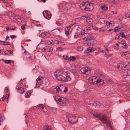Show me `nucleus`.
Instances as JSON below:
<instances>
[{
	"mask_svg": "<svg viewBox=\"0 0 130 130\" xmlns=\"http://www.w3.org/2000/svg\"><path fill=\"white\" fill-rule=\"evenodd\" d=\"M101 8L102 9V10L104 11H106L107 9L108 8L105 6H101Z\"/></svg>",
	"mask_w": 130,
	"mask_h": 130,
	"instance_id": "4be33fe9",
	"label": "nucleus"
},
{
	"mask_svg": "<svg viewBox=\"0 0 130 130\" xmlns=\"http://www.w3.org/2000/svg\"><path fill=\"white\" fill-rule=\"evenodd\" d=\"M8 97L9 95H6L5 96H4L3 97L2 100L3 101L5 100V101H7L8 100Z\"/></svg>",
	"mask_w": 130,
	"mask_h": 130,
	"instance_id": "b1692460",
	"label": "nucleus"
},
{
	"mask_svg": "<svg viewBox=\"0 0 130 130\" xmlns=\"http://www.w3.org/2000/svg\"><path fill=\"white\" fill-rule=\"evenodd\" d=\"M65 30L66 32L65 33L67 35H68L69 34V31L67 30H66V29H65Z\"/></svg>",
	"mask_w": 130,
	"mask_h": 130,
	"instance_id": "3c124183",
	"label": "nucleus"
},
{
	"mask_svg": "<svg viewBox=\"0 0 130 130\" xmlns=\"http://www.w3.org/2000/svg\"><path fill=\"white\" fill-rule=\"evenodd\" d=\"M92 47H89L87 48V51L89 52H92Z\"/></svg>",
	"mask_w": 130,
	"mask_h": 130,
	"instance_id": "79ce46f5",
	"label": "nucleus"
},
{
	"mask_svg": "<svg viewBox=\"0 0 130 130\" xmlns=\"http://www.w3.org/2000/svg\"><path fill=\"white\" fill-rule=\"evenodd\" d=\"M9 53L11 55L13 53V52L11 51H10V50H9Z\"/></svg>",
	"mask_w": 130,
	"mask_h": 130,
	"instance_id": "052dcab7",
	"label": "nucleus"
},
{
	"mask_svg": "<svg viewBox=\"0 0 130 130\" xmlns=\"http://www.w3.org/2000/svg\"><path fill=\"white\" fill-rule=\"evenodd\" d=\"M53 50V48L52 47L49 46H46L42 49L43 52H52Z\"/></svg>",
	"mask_w": 130,
	"mask_h": 130,
	"instance_id": "9b49d317",
	"label": "nucleus"
},
{
	"mask_svg": "<svg viewBox=\"0 0 130 130\" xmlns=\"http://www.w3.org/2000/svg\"><path fill=\"white\" fill-rule=\"evenodd\" d=\"M25 51L24 53V54H25V55L26 56L29 55V53L27 52L25 50H24Z\"/></svg>",
	"mask_w": 130,
	"mask_h": 130,
	"instance_id": "c03bdc74",
	"label": "nucleus"
},
{
	"mask_svg": "<svg viewBox=\"0 0 130 130\" xmlns=\"http://www.w3.org/2000/svg\"><path fill=\"white\" fill-rule=\"evenodd\" d=\"M128 45L126 43H123L122 44V47L124 48H127L128 47Z\"/></svg>",
	"mask_w": 130,
	"mask_h": 130,
	"instance_id": "ea45409f",
	"label": "nucleus"
},
{
	"mask_svg": "<svg viewBox=\"0 0 130 130\" xmlns=\"http://www.w3.org/2000/svg\"><path fill=\"white\" fill-rule=\"evenodd\" d=\"M114 4H116L117 2V0H111V1Z\"/></svg>",
	"mask_w": 130,
	"mask_h": 130,
	"instance_id": "a18cd8bd",
	"label": "nucleus"
},
{
	"mask_svg": "<svg viewBox=\"0 0 130 130\" xmlns=\"http://www.w3.org/2000/svg\"><path fill=\"white\" fill-rule=\"evenodd\" d=\"M129 54V52L128 51H126L125 52H121V55L123 56Z\"/></svg>",
	"mask_w": 130,
	"mask_h": 130,
	"instance_id": "c85d7f7f",
	"label": "nucleus"
},
{
	"mask_svg": "<svg viewBox=\"0 0 130 130\" xmlns=\"http://www.w3.org/2000/svg\"><path fill=\"white\" fill-rule=\"evenodd\" d=\"M36 80L37 82L36 83V86L38 87H39L40 85H42V83L43 81H44V80H43V78L42 77H41V78H40L39 77L37 78Z\"/></svg>",
	"mask_w": 130,
	"mask_h": 130,
	"instance_id": "f8f14e48",
	"label": "nucleus"
},
{
	"mask_svg": "<svg viewBox=\"0 0 130 130\" xmlns=\"http://www.w3.org/2000/svg\"><path fill=\"white\" fill-rule=\"evenodd\" d=\"M68 102V100L66 98H64L63 97H61L59 102H58V103L60 105H65Z\"/></svg>",
	"mask_w": 130,
	"mask_h": 130,
	"instance_id": "9d476101",
	"label": "nucleus"
},
{
	"mask_svg": "<svg viewBox=\"0 0 130 130\" xmlns=\"http://www.w3.org/2000/svg\"><path fill=\"white\" fill-rule=\"evenodd\" d=\"M61 98V97H60L59 96L57 95L55 96L54 99L56 102L58 103V102H59V101H60Z\"/></svg>",
	"mask_w": 130,
	"mask_h": 130,
	"instance_id": "aec40b11",
	"label": "nucleus"
},
{
	"mask_svg": "<svg viewBox=\"0 0 130 130\" xmlns=\"http://www.w3.org/2000/svg\"><path fill=\"white\" fill-rule=\"evenodd\" d=\"M112 30H113L114 32H116V30H115V29H109L108 31H110Z\"/></svg>",
	"mask_w": 130,
	"mask_h": 130,
	"instance_id": "6e6d98bb",
	"label": "nucleus"
},
{
	"mask_svg": "<svg viewBox=\"0 0 130 130\" xmlns=\"http://www.w3.org/2000/svg\"><path fill=\"white\" fill-rule=\"evenodd\" d=\"M94 105L97 107H99L101 106V104L98 101H96L94 103Z\"/></svg>",
	"mask_w": 130,
	"mask_h": 130,
	"instance_id": "393cba45",
	"label": "nucleus"
},
{
	"mask_svg": "<svg viewBox=\"0 0 130 130\" xmlns=\"http://www.w3.org/2000/svg\"><path fill=\"white\" fill-rule=\"evenodd\" d=\"M50 41H47L46 42V44H47L48 45H50Z\"/></svg>",
	"mask_w": 130,
	"mask_h": 130,
	"instance_id": "13d9d810",
	"label": "nucleus"
},
{
	"mask_svg": "<svg viewBox=\"0 0 130 130\" xmlns=\"http://www.w3.org/2000/svg\"><path fill=\"white\" fill-rule=\"evenodd\" d=\"M63 57L64 59H65L66 60L68 59L69 60V58L67 56H63Z\"/></svg>",
	"mask_w": 130,
	"mask_h": 130,
	"instance_id": "de8ad7c7",
	"label": "nucleus"
},
{
	"mask_svg": "<svg viewBox=\"0 0 130 130\" xmlns=\"http://www.w3.org/2000/svg\"><path fill=\"white\" fill-rule=\"evenodd\" d=\"M56 49L57 50H59L60 51L62 50V47H59L56 48Z\"/></svg>",
	"mask_w": 130,
	"mask_h": 130,
	"instance_id": "09e8293b",
	"label": "nucleus"
},
{
	"mask_svg": "<svg viewBox=\"0 0 130 130\" xmlns=\"http://www.w3.org/2000/svg\"><path fill=\"white\" fill-rule=\"evenodd\" d=\"M54 75L56 78L60 81L67 82L71 79L70 77L68 75V72L65 69H58L55 72Z\"/></svg>",
	"mask_w": 130,
	"mask_h": 130,
	"instance_id": "f257e3e1",
	"label": "nucleus"
},
{
	"mask_svg": "<svg viewBox=\"0 0 130 130\" xmlns=\"http://www.w3.org/2000/svg\"><path fill=\"white\" fill-rule=\"evenodd\" d=\"M92 50H93V51H92V52H93L96 50V49L95 48H94L93 47H92Z\"/></svg>",
	"mask_w": 130,
	"mask_h": 130,
	"instance_id": "0e129e2a",
	"label": "nucleus"
},
{
	"mask_svg": "<svg viewBox=\"0 0 130 130\" xmlns=\"http://www.w3.org/2000/svg\"><path fill=\"white\" fill-rule=\"evenodd\" d=\"M76 58L74 56L70 57L69 58V60L73 61L76 59Z\"/></svg>",
	"mask_w": 130,
	"mask_h": 130,
	"instance_id": "7c9ffc66",
	"label": "nucleus"
},
{
	"mask_svg": "<svg viewBox=\"0 0 130 130\" xmlns=\"http://www.w3.org/2000/svg\"><path fill=\"white\" fill-rule=\"evenodd\" d=\"M106 80L107 83L110 84H112L114 82L112 80L108 78H107L106 79Z\"/></svg>",
	"mask_w": 130,
	"mask_h": 130,
	"instance_id": "bb28decb",
	"label": "nucleus"
},
{
	"mask_svg": "<svg viewBox=\"0 0 130 130\" xmlns=\"http://www.w3.org/2000/svg\"><path fill=\"white\" fill-rule=\"evenodd\" d=\"M98 80V77L94 76L90 77L89 79V82L90 83L93 84H97Z\"/></svg>",
	"mask_w": 130,
	"mask_h": 130,
	"instance_id": "423d86ee",
	"label": "nucleus"
},
{
	"mask_svg": "<svg viewBox=\"0 0 130 130\" xmlns=\"http://www.w3.org/2000/svg\"><path fill=\"white\" fill-rule=\"evenodd\" d=\"M81 35L80 33H79V32H76V33L74 36V37L75 38H76L77 37H79V36Z\"/></svg>",
	"mask_w": 130,
	"mask_h": 130,
	"instance_id": "2f4dec72",
	"label": "nucleus"
},
{
	"mask_svg": "<svg viewBox=\"0 0 130 130\" xmlns=\"http://www.w3.org/2000/svg\"><path fill=\"white\" fill-rule=\"evenodd\" d=\"M74 24H71L70 26H69L71 28V27L73 26Z\"/></svg>",
	"mask_w": 130,
	"mask_h": 130,
	"instance_id": "774afa93",
	"label": "nucleus"
},
{
	"mask_svg": "<svg viewBox=\"0 0 130 130\" xmlns=\"http://www.w3.org/2000/svg\"><path fill=\"white\" fill-rule=\"evenodd\" d=\"M23 20V18L19 17L17 18V21L19 22H22Z\"/></svg>",
	"mask_w": 130,
	"mask_h": 130,
	"instance_id": "f704fd0d",
	"label": "nucleus"
},
{
	"mask_svg": "<svg viewBox=\"0 0 130 130\" xmlns=\"http://www.w3.org/2000/svg\"><path fill=\"white\" fill-rule=\"evenodd\" d=\"M86 11H89L92 10L94 8V4L92 3L87 2Z\"/></svg>",
	"mask_w": 130,
	"mask_h": 130,
	"instance_id": "1a4fd4ad",
	"label": "nucleus"
},
{
	"mask_svg": "<svg viewBox=\"0 0 130 130\" xmlns=\"http://www.w3.org/2000/svg\"><path fill=\"white\" fill-rule=\"evenodd\" d=\"M5 54L8 55L9 53V51L8 50H7L4 52Z\"/></svg>",
	"mask_w": 130,
	"mask_h": 130,
	"instance_id": "8fccbe9b",
	"label": "nucleus"
},
{
	"mask_svg": "<svg viewBox=\"0 0 130 130\" xmlns=\"http://www.w3.org/2000/svg\"><path fill=\"white\" fill-rule=\"evenodd\" d=\"M97 43L96 40L94 39V35L92 36V38H90L88 40H85L84 42V44L88 46L95 45Z\"/></svg>",
	"mask_w": 130,
	"mask_h": 130,
	"instance_id": "20e7f679",
	"label": "nucleus"
},
{
	"mask_svg": "<svg viewBox=\"0 0 130 130\" xmlns=\"http://www.w3.org/2000/svg\"><path fill=\"white\" fill-rule=\"evenodd\" d=\"M91 29V27H88L85 28L84 30H84V31L85 30H90Z\"/></svg>",
	"mask_w": 130,
	"mask_h": 130,
	"instance_id": "c9c22d12",
	"label": "nucleus"
},
{
	"mask_svg": "<svg viewBox=\"0 0 130 130\" xmlns=\"http://www.w3.org/2000/svg\"><path fill=\"white\" fill-rule=\"evenodd\" d=\"M59 44H60V45H64L65 44L64 42L60 41Z\"/></svg>",
	"mask_w": 130,
	"mask_h": 130,
	"instance_id": "5fc2aeb1",
	"label": "nucleus"
},
{
	"mask_svg": "<svg viewBox=\"0 0 130 130\" xmlns=\"http://www.w3.org/2000/svg\"><path fill=\"white\" fill-rule=\"evenodd\" d=\"M128 66V65H125L122 63H119L118 64V68H121L123 67L125 68Z\"/></svg>",
	"mask_w": 130,
	"mask_h": 130,
	"instance_id": "2eb2a0df",
	"label": "nucleus"
},
{
	"mask_svg": "<svg viewBox=\"0 0 130 130\" xmlns=\"http://www.w3.org/2000/svg\"><path fill=\"white\" fill-rule=\"evenodd\" d=\"M2 1H3L4 3H6L7 2V0H1Z\"/></svg>",
	"mask_w": 130,
	"mask_h": 130,
	"instance_id": "69168bd1",
	"label": "nucleus"
},
{
	"mask_svg": "<svg viewBox=\"0 0 130 130\" xmlns=\"http://www.w3.org/2000/svg\"><path fill=\"white\" fill-rule=\"evenodd\" d=\"M66 118H65L66 121H68L71 124H74L78 120V118L77 117L73 116L72 114L70 113L66 114Z\"/></svg>",
	"mask_w": 130,
	"mask_h": 130,
	"instance_id": "f03ea898",
	"label": "nucleus"
},
{
	"mask_svg": "<svg viewBox=\"0 0 130 130\" xmlns=\"http://www.w3.org/2000/svg\"><path fill=\"white\" fill-rule=\"evenodd\" d=\"M16 36L15 35H13V36H10V37L12 39H13Z\"/></svg>",
	"mask_w": 130,
	"mask_h": 130,
	"instance_id": "4d7b16f0",
	"label": "nucleus"
},
{
	"mask_svg": "<svg viewBox=\"0 0 130 130\" xmlns=\"http://www.w3.org/2000/svg\"><path fill=\"white\" fill-rule=\"evenodd\" d=\"M18 91L20 93H23L25 91V90L24 88L22 87H20L18 89Z\"/></svg>",
	"mask_w": 130,
	"mask_h": 130,
	"instance_id": "f3484780",
	"label": "nucleus"
},
{
	"mask_svg": "<svg viewBox=\"0 0 130 130\" xmlns=\"http://www.w3.org/2000/svg\"><path fill=\"white\" fill-rule=\"evenodd\" d=\"M86 22L87 23H89V22H92V20L91 19H90L89 18H87L86 19Z\"/></svg>",
	"mask_w": 130,
	"mask_h": 130,
	"instance_id": "cd10ccee",
	"label": "nucleus"
},
{
	"mask_svg": "<svg viewBox=\"0 0 130 130\" xmlns=\"http://www.w3.org/2000/svg\"><path fill=\"white\" fill-rule=\"evenodd\" d=\"M3 60L4 61V62L5 63H7V64L9 63L10 62H11L12 61V60Z\"/></svg>",
	"mask_w": 130,
	"mask_h": 130,
	"instance_id": "58836bf2",
	"label": "nucleus"
},
{
	"mask_svg": "<svg viewBox=\"0 0 130 130\" xmlns=\"http://www.w3.org/2000/svg\"><path fill=\"white\" fill-rule=\"evenodd\" d=\"M54 91H55V92L57 93L60 92L61 91V90H60V87L58 86H57L56 88L54 89Z\"/></svg>",
	"mask_w": 130,
	"mask_h": 130,
	"instance_id": "6ab92c4d",
	"label": "nucleus"
},
{
	"mask_svg": "<svg viewBox=\"0 0 130 130\" xmlns=\"http://www.w3.org/2000/svg\"><path fill=\"white\" fill-rule=\"evenodd\" d=\"M41 35L42 36L43 38H46L49 37L50 36V35L49 33L46 32L41 34Z\"/></svg>",
	"mask_w": 130,
	"mask_h": 130,
	"instance_id": "dca6fc26",
	"label": "nucleus"
},
{
	"mask_svg": "<svg viewBox=\"0 0 130 130\" xmlns=\"http://www.w3.org/2000/svg\"><path fill=\"white\" fill-rule=\"evenodd\" d=\"M121 39V38L120 37V35H117L115 37V39L120 40Z\"/></svg>",
	"mask_w": 130,
	"mask_h": 130,
	"instance_id": "72a5a7b5",
	"label": "nucleus"
},
{
	"mask_svg": "<svg viewBox=\"0 0 130 130\" xmlns=\"http://www.w3.org/2000/svg\"><path fill=\"white\" fill-rule=\"evenodd\" d=\"M128 16H127V15H125V17H127V18H130V15L129 14H128Z\"/></svg>",
	"mask_w": 130,
	"mask_h": 130,
	"instance_id": "338daca9",
	"label": "nucleus"
},
{
	"mask_svg": "<svg viewBox=\"0 0 130 130\" xmlns=\"http://www.w3.org/2000/svg\"><path fill=\"white\" fill-rule=\"evenodd\" d=\"M5 119V117L3 116H0V125H1V123L3 122Z\"/></svg>",
	"mask_w": 130,
	"mask_h": 130,
	"instance_id": "a878e982",
	"label": "nucleus"
},
{
	"mask_svg": "<svg viewBox=\"0 0 130 130\" xmlns=\"http://www.w3.org/2000/svg\"><path fill=\"white\" fill-rule=\"evenodd\" d=\"M0 42H3V44H1L3 45H10V43L6 41H0Z\"/></svg>",
	"mask_w": 130,
	"mask_h": 130,
	"instance_id": "412c9836",
	"label": "nucleus"
},
{
	"mask_svg": "<svg viewBox=\"0 0 130 130\" xmlns=\"http://www.w3.org/2000/svg\"><path fill=\"white\" fill-rule=\"evenodd\" d=\"M99 119L101 121L104 123L106 124V125L108 126H109L111 129L112 128V126L109 122V121L108 119V118L105 115H100L99 117Z\"/></svg>",
	"mask_w": 130,
	"mask_h": 130,
	"instance_id": "7ed1b4c3",
	"label": "nucleus"
},
{
	"mask_svg": "<svg viewBox=\"0 0 130 130\" xmlns=\"http://www.w3.org/2000/svg\"><path fill=\"white\" fill-rule=\"evenodd\" d=\"M112 12L114 14H116L117 13V12L116 11H112Z\"/></svg>",
	"mask_w": 130,
	"mask_h": 130,
	"instance_id": "680f3d73",
	"label": "nucleus"
},
{
	"mask_svg": "<svg viewBox=\"0 0 130 130\" xmlns=\"http://www.w3.org/2000/svg\"><path fill=\"white\" fill-rule=\"evenodd\" d=\"M8 14H9V16H11L12 15V12H11L10 11H9L8 12Z\"/></svg>",
	"mask_w": 130,
	"mask_h": 130,
	"instance_id": "bf43d9fd",
	"label": "nucleus"
},
{
	"mask_svg": "<svg viewBox=\"0 0 130 130\" xmlns=\"http://www.w3.org/2000/svg\"><path fill=\"white\" fill-rule=\"evenodd\" d=\"M84 1L83 2L82 4H81L80 5V7L81 9L83 10H86V5H87V2H85V1H86V2H87L86 0H83Z\"/></svg>",
	"mask_w": 130,
	"mask_h": 130,
	"instance_id": "ddd939ff",
	"label": "nucleus"
},
{
	"mask_svg": "<svg viewBox=\"0 0 130 130\" xmlns=\"http://www.w3.org/2000/svg\"><path fill=\"white\" fill-rule=\"evenodd\" d=\"M104 82L103 79L99 78L98 77V80L97 82V84L98 85H102L103 84Z\"/></svg>",
	"mask_w": 130,
	"mask_h": 130,
	"instance_id": "a211bd4d",
	"label": "nucleus"
},
{
	"mask_svg": "<svg viewBox=\"0 0 130 130\" xmlns=\"http://www.w3.org/2000/svg\"><path fill=\"white\" fill-rule=\"evenodd\" d=\"M31 93V92L30 91H27L25 94V96L27 98L29 97L30 94Z\"/></svg>",
	"mask_w": 130,
	"mask_h": 130,
	"instance_id": "5701e85b",
	"label": "nucleus"
},
{
	"mask_svg": "<svg viewBox=\"0 0 130 130\" xmlns=\"http://www.w3.org/2000/svg\"><path fill=\"white\" fill-rule=\"evenodd\" d=\"M85 33L84 30H82L80 32V35H82L81 38L83 40H88L90 38H92V36L94 35L93 34L88 33L85 34Z\"/></svg>",
	"mask_w": 130,
	"mask_h": 130,
	"instance_id": "39448f33",
	"label": "nucleus"
},
{
	"mask_svg": "<svg viewBox=\"0 0 130 130\" xmlns=\"http://www.w3.org/2000/svg\"><path fill=\"white\" fill-rule=\"evenodd\" d=\"M77 49L78 51H81L83 50V47L82 46L79 47H78Z\"/></svg>",
	"mask_w": 130,
	"mask_h": 130,
	"instance_id": "37998d69",
	"label": "nucleus"
},
{
	"mask_svg": "<svg viewBox=\"0 0 130 130\" xmlns=\"http://www.w3.org/2000/svg\"><path fill=\"white\" fill-rule=\"evenodd\" d=\"M66 29V30H67L69 31L70 30V28L68 26V27H66L65 28V29Z\"/></svg>",
	"mask_w": 130,
	"mask_h": 130,
	"instance_id": "603ef678",
	"label": "nucleus"
},
{
	"mask_svg": "<svg viewBox=\"0 0 130 130\" xmlns=\"http://www.w3.org/2000/svg\"><path fill=\"white\" fill-rule=\"evenodd\" d=\"M51 45H54V42H50V44Z\"/></svg>",
	"mask_w": 130,
	"mask_h": 130,
	"instance_id": "e2e57ef3",
	"label": "nucleus"
},
{
	"mask_svg": "<svg viewBox=\"0 0 130 130\" xmlns=\"http://www.w3.org/2000/svg\"><path fill=\"white\" fill-rule=\"evenodd\" d=\"M54 44H60V41H58L57 40H55L54 41Z\"/></svg>",
	"mask_w": 130,
	"mask_h": 130,
	"instance_id": "a19ab883",
	"label": "nucleus"
},
{
	"mask_svg": "<svg viewBox=\"0 0 130 130\" xmlns=\"http://www.w3.org/2000/svg\"><path fill=\"white\" fill-rule=\"evenodd\" d=\"M67 90L68 89L67 87H65V89L63 90V91L65 92H67Z\"/></svg>",
	"mask_w": 130,
	"mask_h": 130,
	"instance_id": "864d4df0",
	"label": "nucleus"
},
{
	"mask_svg": "<svg viewBox=\"0 0 130 130\" xmlns=\"http://www.w3.org/2000/svg\"><path fill=\"white\" fill-rule=\"evenodd\" d=\"M42 13L43 16L46 19H49L51 17V14L47 10L44 11Z\"/></svg>",
	"mask_w": 130,
	"mask_h": 130,
	"instance_id": "6e6552de",
	"label": "nucleus"
},
{
	"mask_svg": "<svg viewBox=\"0 0 130 130\" xmlns=\"http://www.w3.org/2000/svg\"><path fill=\"white\" fill-rule=\"evenodd\" d=\"M38 107L40 108L43 112H45L47 111V109L46 107H45L43 104H39Z\"/></svg>",
	"mask_w": 130,
	"mask_h": 130,
	"instance_id": "4468645a",
	"label": "nucleus"
},
{
	"mask_svg": "<svg viewBox=\"0 0 130 130\" xmlns=\"http://www.w3.org/2000/svg\"><path fill=\"white\" fill-rule=\"evenodd\" d=\"M26 25V24H25V25H23L21 26V28L22 29V30H24L25 28V27H24Z\"/></svg>",
	"mask_w": 130,
	"mask_h": 130,
	"instance_id": "49530a36",
	"label": "nucleus"
},
{
	"mask_svg": "<svg viewBox=\"0 0 130 130\" xmlns=\"http://www.w3.org/2000/svg\"><path fill=\"white\" fill-rule=\"evenodd\" d=\"M43 80H44V81H43L42 83V86H45V85L46 84V81L45 78H43Z\"/></svg>",
	"mask_w": 130,
	"mask_h": 130,
	"instance_id": "4c0bfd02",
	"label": "nucleus"
},
{
	"mask_svg": "<svg viewBox=\"0 0 130 130\" xmlns=\"http://www.w3.org/2000/svg\"><path fill=\"white\" fill-rule=\"evenodd\" d=\"M120 36H121V38H124L125 39L126 38V36H125L124 35V34L123 32H121L120 33Z\"/></svg>",
	"mask_w": 130,
	"mask_h": 130,
	"instance_id": "c756f323",
	"label": "nucleus"
},
{
	"mask_svg": "<svg viewBox=\"0 0 130 130\" xmlns=\"http://www.w3.org/2000/svg\"><path fill=\"white\" fill-rule=\"evenodd\" d=\"M80 71L82 73L87 75L90 73L91 70L88 67H85L82 68Z\"/></svg>",
	"mask_w": 130,
	"mask_h": 130,
	"instance_id": "0eeeda50",
	"label": "nucleus"
},
{
	"mask_svg": "<svg viewBox=\"0 0 130 130\" xmlns=\"http://www.w3.org/2000/svg\"><path fill=\"white\" fill-rule=\"evenodd\" d=\"M91 114H92L95 117H98L99 118V116H100V115L98 114L97 113H91Z\"/></svg>",
	"mask_w": 130,
	"mask_h": 130,
	"instance_id": "473e14b6",
	"label": "nucleus"
},
{
	"mask_svg": "<svg viewBox=\"0 0 130 130\" xmlns=\"http://www.w3.org/2000/svg\"><path fill=\"white\" fill-rule=\"evenodd\" d=\"M43 130H51V127L47 126L45 127Z\"/></svg>",
	"mask_w": 130,
	"mask_h": 130,
	"instance_id": "e433bc0d",
	"label": "nucleus"
}]
</instances>
